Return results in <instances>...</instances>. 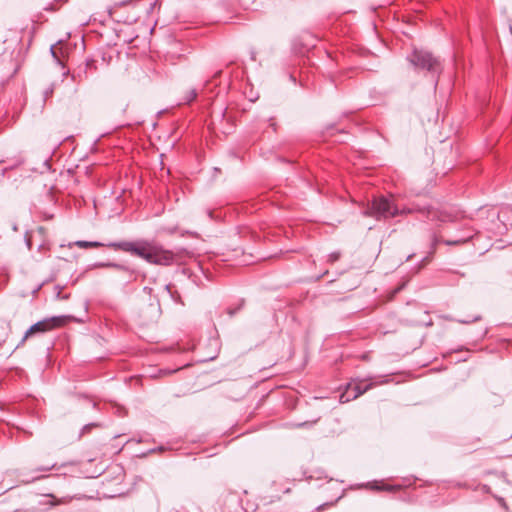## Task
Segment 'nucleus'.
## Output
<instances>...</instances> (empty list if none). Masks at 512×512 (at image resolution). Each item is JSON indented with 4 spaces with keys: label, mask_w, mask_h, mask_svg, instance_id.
<instances>
[{
    "label": "nucleus",
    "mask_w": 512,
    "mask_h": 512,
    "mask_svg": "<svg viewBox=\"0 0 512 512\" xmlns=\"http://www.w3.org/2000/svg\"><path fill=\"white\" fill-rule=\"evenodd\" d=\"M183 510H184L183 507H180V508L173 507L168 512H183Z\"/></svg>",
    "instance_id": "35"
},
{
    "label": "nucleus",
    "mask_w": 512,
    "mask_h": 512,
    "mask_svg": "<svg viewBox=\"0 0 512 512\" xmlns=\"http://www.w3.org/2000/svg\"><path fill=\"white\" fill-rule=\"evenodd\" d=\"M467 358H462V359H458V362H461V361H466Z\"/></svg>",
    "instance_id": "51"
},
{
    "label": "nucleus",
    "mask_w": 512,
    "mask_h": 512,
    "mask_svg": "<svg viewBox=\"0 0 512 512\" xmlns=\"http://www.w3.org/2000/svg\"><path fill=\"white\" fill-rule=\"evenodd\" d=\"M64 288V286H61V285H56L55 286V290H56V299H60L61 298V291L62 289Z\"/></svg>",
    "instance_id": "27"
},
{
    "label": "nucleus",
    "mask_w": 512,
    "mask_h": 512,
    "mask_svg": "<svg viewBox=\"0 0 512 512\" xmlns=\"http://www.w3.org/2000/svg\"><path fill=\"white\" fill-rule=\"evenodd\" d=\"M133 0H122L120 2L115 3V7H122L130 4Z\"/></svg>",
    "instance_id": "28"
},
{
    "label": "nucleus",
    "mask_w": 512,
    "mask_h": 512,
    "mask_svg": "<svg viewBox=\"0 0 512 512\" xmlns=\"http://www.w3.org/2000/svg\"><path fill=\"white\" fill-rule=\"evenodd\" d=\"M485 474H487V475L493 474L496 477H498L500 479H503L505 482H508L507 479H506L507 473L504 472V471L488 470V471L485 472Z\"/></svg>",
    "instance_id": "19"
},
{
    "label": "nucleus",
    "mask_w": 512,
    "mask_h": 512,
    "mask_svg": "<svg viewBox=\"0 0 512 512\" xmlns=\"http://www.w3.org/2000/svg\"><path fill=\"white\" fill-rule=\"evenodd\" d=\"M222 74V70H217L214 72L211 79L204 81L201 91H198L196 88L189 89L182 95L180 101L178 102V106L192 104L197 99L199 93L203 94V96L207 97L208 99H212L210 94L213 92L214 88L221 84V82L217 83L216 80L220 78Z\"/></svg>",
    "instance_id": "4"
},
{
    "label": "nucleus",
    "mask_w": 512,
    "mask_h": 512,
    "mask_svg": "<svg viewBox=\"0 0 512 512\" xmlns=\"http://www.w3.org/2000/svg\"><path fill=\"white\" fill-rule=\"evenodd\" d=\"M342 496H343V494H342V495H340V496H339V497H338L334 502H326V503H323V504L319 505L316 509H317L318 511H320V510L324 509L326 506L333 505V504H334V503H336L339 499H341V498H342Z\"/></svg>",
    "instance_id": "24"
},
{
    "label": "nucleus",
    "mask_w": 512,
    "mask_h": 512,
    "mask_svg": "<svg viewBox=\"0 0 512 512\" xmlns=\"http://www.w3.org/2000/svg\"><path fill=\"white\" fill-rule=\"evenodd\" d=\"M74 498L75 496L57 497L53 493H47L37 503L27 507V512H48L56 506L69 504Z\"/></svg>",
    "instance_id": "5"
},
{
    "label": "nucleus",
    "mask_w": 512,
    "mask_h": 512,
    "mask_svg": "<svg viewBox=\"0 0 512 512\" xmlns=\"http://www.w3.org/2000/svg\"><path fill=\"white\" fill-rule=\"evenodd\" d=\"M46 327L48 328V331L53 330L54 328L61 327L65 325L69 321H73L76 323H82V320L73 316V315H57V316H51L48 318L42 319Z\"/></svg>",
    "instance_id": "7"
},
{
    "label": "nucleus",
    "mask_w": 512,
    "mask_h": 512,
    "mask_svg": "<svg viewBox=\"0 0 512 512\" xmlns=\"http://www.w3.org/2000/svg\"><path fill=\"white\" fill-rule=\"evenodd\" d=\"M256 99H257V97L256 98H251L250 100H251V102H254Z\"/></svg>",
    "instance_id": "53"
},
{
    "label": "nucleus",
    "mask_w": 512,
    "mask_h": 512,
    "mask_svg": "<svg viewBox=\"0 0 512 512\" xmlns=\"http://www.w3.org/2000/svg\"><path fill=\"white\" fill-rule=\"evenodd\" d=\"M185 234H189V235H192L194 237H198V233L197 232H191V231H185L184 233H182V236H184Z\"/></svg>",
    "instance_id": "36"
},
{
    "label": "nucleus",
    "mask_w": 512,
    "mask_h": 512,
    "mask_svg": "<svg viewBox=\"0 0 512 512\" xmlns=\"http://www.w3.org/2000/svg\"><path fill=\"white\" fill-rule=\"evenodd\" d=\"M370 388V384H366L364 387H362L361 385L359 384H356L353 386V391H354V394L352 395V399H355L359 396H361L362 394H364L368 389Z\"/></svg>",
    "instance_id": "16"
},
{
    "label": "nucleus",
    "mask_w": 512,
    "mask_h": 512,
    "mask_svg": "<svg viewBox=\"0 0 512 512\" xmlns=\"http://www.w3.org/2000/svg\"><path fill=\"white\" fill-rule=\"evenodd\" d=\"M481 490L484 492V493H490L491 492V488L486 485V484H482L481 485Z\"/></svg>",
    "instance_id": "32"
},
{
    "label": "nucleus",
    "mask_w": 512,
    "mask_h": 512,
    "mask_svg": "<svg viewBox=\"0 0 512 512\" xmlns=\"http://www.w3.org/2000/svg\"><path fill=\"white\" fill-rule=\"evenodd\" d=\"M103 425L100 422H90L85 424L78 435V439H81L84 435L90 433L93 428L102 427Z\"/></svg>",
    "instance_id": "11"
},
{
    "label": "nucleus",
    "mask_w": 512,
    "mask_h": 512,
    "mask_svg": "<svg viewBox=\"0 0 512 512\" xmlns=\"http://www.w3.org/2000/svg\"><path fill=\"white\" fill-rule=\"evenodd\" d=\"M417 479L418 478H416V477L404 478L403 479V484H394V485H387V484H383L382 482H379L377 480H373V481H369V482H366V483L357 484L356 487L357 488H367V489H370V490H373V491H389V492H393V491L400 490L403 486H410V485H412Z\"/></svg>",
    "instance_id": "6"
},
{
    "label": "nucleus",
    "mask_w": 512,
    "mask_h": 512,
    "mask_svg": "<svg viewBox=\"0 0 512 512\" xmlns=\"http://www.w3.org/2000/svg\"><path fill=\"white\" fill-rule=\"evenodd\" d=\"M210 341L214 343V345L216 347L215 349L218 350V341H217V339H211Z\"/></svg>",
    "instance_id": "40"
},
{
    "label": "nucleus",
    "mask_w": 512,
    "mask_h": 512,
    "mask_svg": "<svg viewBox=\"0 0 512 512\" xmlns=\"http://www.w3.org/2000/svg\"><path fill=\"white\" fill-rule=\"evenodd\" d=\"M55 466H56V464H52L51 466H39V467L35 468V471L36 472H46V471L52 470Z\"/></svg>",
    "instance_id": "22"
},
{
    "label": "nucleus",
    "mask_w": 512,
    "mask_h": 512,
    "mask_svg": "<svg viewBox=\"0 0 512 512\" xmlns=\"http://www.w3.org/2000/svg\"><path fill=\"white\" fill-rule=\"evenodd\" d=\"M182 272H183L184 274H186V273H187V269H186V268H183V269H182Z\"/></svg>",
    "instance_id": "52"
},
{
    "label": "nucleus",
    "mask_w": 512,
    "mask_h": 512,
    "mask_svg": "<svg viewBox=\"0 0 512 512\" xmlns=\"http://www.w3.org/2000/svg\"><path fill=\"white\" fill-rule=\"evenodd\" d=\"M244 305V301L242 300L236 307H229L227 308V313L230 317H233L234 315H236L238 313V311H240L242 309Z\"/></svg>",
    "instance_id": "18"
},
{
    "label": "nucleus",
    "mask_w": 512,
    "mask_h": 512,
    "mask_svg": "<svg viewBox=\"0 0 512 512\" xmlns=\"http://www.w3.org/2000/svg\"><path fill=\"white\" fill-rule=\"evenodd\" d=\"M341 257V253L338 252V251H335V252H331L329 255H328V262L330 263H334L336 261H338Z\"/></svg>",
    "instance_id": "21"
},
{
    "label": "nucleus",
    "mask_w": 512,
    "mask_h": 512,
    "mask_svg": "<svg viewBox=\"0 0 512 512\" xmlns=\"http://www.w3.org/2000/svg\"><path fill=\"white\" fill-rule=\"evenodd\" d=\"M55 83H51L47 88L43 91V101H47L54 93Z\"/></svg>",
    "instance_id": "17"
},
{
    "label": "nucleus",
    "mask_w": 512,
    "mask_h": 512,
    "mask_svg": "<svg viewBox=\"0 0 512 512\" xmlns=\"http://www.w3.org/2000/svg\"><path fill=\"white\" fill-rule=\"evenodd\" d=\"M83 68H86V71L88 72L89 69H96V60L93 59V58H87L85 60V63L84 65L82 66Z\"/></svg>",
    "instance_id": "20"
},
{
    "label": "nucleus",
    "mask_w": 512,
    "mask_h": 512,
    "mask_svg": "<svg viewBox=\"0 0 512 512\" xmlns=\"http://www.w3.org/2000/svg\"><path fill=\"white\" fill-rule=\"evenodd\" d=\"M88 72L86 71V68H83L81 65L78 67L76 72H73L71 75V78L73 81L81 82L84 79H87Z\"/></svg>",
    "instance_id": "12"
},
{
    "label": "nucleus",
    "mask_w": 512,
    "mask_h": 512,
    "mask_svg": "<svg viewBox=\"0 0 512 512\" xmlns=\"http://www.w3.org/2000/svg\"><path fill=\"white\" fill-rule=\"evenodd\" d=\"M334 130H336L335 125H334V124H331V125L327 126V128H326V131H327V133H328L329 135H333V131H334Z\"/></svg>",
    "instance_id": "30"
},
{
    "label": "nucleus",
    "mask_w": 512,
    "mask_h": 512,
    "mask_svg": "<svg viewBox=\"0 0 512 512\" xmlns=\"http://www.w3.org/2000/svg\"><path fill=\"white\" fill-rule=\"evenodd\" d=\"M79 248H98L106 246L114 250L130 253L149 264L169 267L174 264L183 265L186 259L193 257V252L184 247H177L173 250L165 248L160 242L154 239L139 238L134 241H112L102 243L99 241L78 240L75 242Z\"/></svg>",
    "instance_id": "1"
},
{
    "label": "nucleus",
    "mask_w": 512,
    "mask_h": 512,
    "mask_svg": "<svg viewBox=\"0 0 512 512\" xmlns=\"http://www.w3.org/2000/svg\"><path fill=\"white\" fill-rule=\"evenodd\" d=\"M69 297H70V295H69V294L61 295V298H60V299L67 300Z\"/></svg>",
    "instance_id": "45"
},
{
    "label": "nucleus",
    "mask_w": 512,
    "mask_h": 512,
    "mask_svg": "<svg viewBox=\"0 0 512 512\" xmlns=\"http://www.w3.org/2000/svg\"><path fill=\"white\" fill-rule=\"evenodd\" d=\"M420 212L427 217L432 216L433 208L430 205L412 204L411 207L399 208L391 196L377 195L369 201L361 214L365 217H373L377 221H386L399 215H407Z\"/></svg>",
    "instance_id": "2"
},
{
    "label": "nucleus",
    "mask_w": 512,
    "mask_h": 512,
    "mask_svg": "<svg viewBox=\"0 0 512 512\" xmlns=\"http://www.w3.org/2000/svg\"><path fill=\"white\" fill-rule=\"evenodd\" d=\"M339 141H340V142H345V141H346V138L341 137V138L339 139Z\"/></svg>",
    "instance_id": "50"
},
{
    "label": "nucleus",
    "mask_w": 512,
    "mask_h": 512,
    "mask_svg": "<svg viewBox=\"0 0 512 512\" xmlns=\"http://www.w3.org/2000/svg\"><path fill=\"white\" fill-rule=\"evenodd\" d=\"M304 425H306V422L299 423L297 426H298V427H303Z\"/></svg>",
    "instance_id": "48"
},
{
    "label": "nucleus",
    "mask_w": 512,
    "mask_h": 512,
    "mask_svg": "<svg viewBox=\"0 0 512 512\" xmlns=\"http://www.w3.org/2000/svg\"><path fill=\"white\" fill-rule=\"evenodd\" d=\"M250 57H251V60H255V57H256L255 51H251Z\"/></svg>",
    "instance_id": "43"
},
{
    "label": "nucleus",
    "mask_w": 512,
    "mask_h": 512,
    "mask_svg": "<svg viewBox=\"0 0 512 512\" xmlns=\"http://www.w3.org/2000/svg\"><path fill=\"white\" fill-rule=\"evenodd\" d=\"M269 121H270V126H271V127H273V129L275 130V129H276V128H275L276 124H275V122L273 121V118H270V119H269Z\"/></svg>",
    "instance_id": "38"
},
{
    "label": "nucleus",
    "mask_w": 512,
    "mask_h": 512,
    "mask_svg": "<svg viewBox=\"0 0 512 512\" xmlns=\"http://www.w3.org/2000/svg\"><path fill=\"white\" fill-rule=\"evenodd\" d=\"M406 61L414 72L429 77L434 90H436L440 75L443 72V63L439 56L426 48L414 46L411 52L407 54Z\"/></svg>",
    "instance_id": "3"
},
{
    "label": "nucleus",
    "mask_w": 512,
    "mask_h": 512,
    "mask_svg": "<svg viewBox=\"0 0 512 512\" xmlns=\"http://www.w3.org/2000/svg\"><path fill=\"white\" fill-rule=\"evenodd\" d=\"M326 273H327V271H326V272H324L322 275L317 276L316 280H319L320 278H322V277H323V275H325Z\"/></svg>",
    "instance_id": "47"
},
{
    "label": "nucleus",
    "mask_w": 512,
    "mask_h": 512,
    "mask_svg": "<svg viewBox=\"0 0 512 512\" xmlns=\"http://www.w3.org/2000/svg\"><path fill=\"white\" fill-rule=\"evenodd\" d=\"M487 333H488L487 328L482 329V330L480 331L479 335H478V339H479V340L483 339V338L486 336V334H487Z\"/></svg>",
    "instance_id": "31"
},
{
    "label": "nucleus",
    "mask_w": 512,
    "mask_h": 512,
    "mask_svg": "<svg viewBox=\"0 0 512 512\" xmlns=\"http://www.w3.org/2000/svg\"><path fill=\"white\" fill-rule=\"evenodd\" d=\"M51 280H52V278L47 279V280H44L43 282H41L37 287H35V289H33L32 294H33V295H36V294L41 290V288H42L46 283H48V282H49V281H51Z\"/></svg>",
    "instance_id": "23"
},
{
    "label": "nucleus",
    "mask_w": 512,
    "mask_h": 512,
    "mask_svg": "<svg viewBox=\"0 0 512 512\" xmlns=\"http://www.w3.org/2000/svg\"><path fill=\"white\" fill-rule=\"evenodd\" d=\"M164 289L175 303H181V295L177 290H173L172 284L165 285Z\"/></svg>",
    "instance_id": "14"
},
{
    "label": "nucleus",
    "mask_w": 512,
    "mask_h": 512,
    "mask_svg": "<svg viewBox=\"0 0 512 512\" xmlns=\"http://www.w3.org/2000/svg\"><path fill=\"white\" fill-rule=\"evenodd\" d=\"M446 319L448 320H453V321H456L458 323H461V324H470V323H473V322H477V321H480L482 319L481 315H475V316H472V317H468V318H465V319H453L451 317H445Z\"/></svg>",
    "instance_id": "15"
},
{
    "label": "nucleus",
    "mask_w": 512,
    "mask_h": 512,
    "mask_svg": "<svg viewBox=\"0 0 512 512\" xmlns=\"http://www.w3.org/2000/svg\"><path fill=\"white\" fill-rule=\"evenodd\" d=\"M143 290L149 294L152 292V288L150 287H144Z\"/></svg>",
    "instance_id": "42"
},
{
    "label": "nucleus",
    "mask_w": 512,
    "mask_h": 512,
    "mask_svg": "<svg viewBox=\"0 0 512 512\" xmlns=\"http://www.w3.org/2000/svg\"><path fill=\"white\" fill-rule=\"evenodd\" d=\"M48 332V328L46 327V325L44 324V322L42 320L32 324L24 333L20 343L17 345V347H19L20 345H22L28 338H30L31 336H34L36 334H43V333H46Z\"/></svg>",
    "instance_id": "9"
},
{
    "label": "nucleus",
    "mask_w": 512,
    "mask_h": 512,
    "mask_svg": "<svg viewBox=\"0 0 512 512\" xmlns=\"http://www.w3.org/2000/svg\"><path fill=\"white\" fill-rule=\"evenodd\" d=\"M96 268H113L119 271L127 272L129 274H133L135 272V270L128 265L111 261L95 262L93 264L88 265L86 271Z\"/></svg>",
    "instance_id": "8"
},
{
    "label": "nucleus",
    "mask_w": 512,
    "mask_h": 512,
    "mask_svg": "<svg viewBox=\"0 0 512 512\" xmlns=\"http://www.w3.org/2000/svg\"><path fill=\"white\" fill-rule=\"evenodd\" d=\"M44 10L53 12V11H56V10H57V8H56L55 4L50 3V4H48V5L44 8Z\"/></svg>",
    "instance_id": "29"
},
{
    "label": "nucleus",
    "mask_w": 512,
    "mask_h": 512,
    "mask_svg": "<svg viewBox=\"0 0 512 512\" xmlns=\"http://www.w3.org/2000/svg\"><path fill=\"white\" fill-rule=\"evenodd\" d=\"M473 233L470 229H464L461 231L460 235L455 239H448L442 241L445 245L453 246V245H459L463 244L465 242H468L470 239H472Z\"/></svg>",
    "instance_id": "10"
},
{
    "label": "nucleus",
    "mask_w": 512,
    "mask_h": 512,
    "mask_svg": "<svg viewBox=\"0 0 512 512\" xmlns=\"http://www.w3.org/2000/svg\"><path fill=\"white\" fill-rule=\"evenodd\" d=\"M6 341V337H0V346Z\"/></svg>",
    "instance_id": "46"
},
{
    "label": "nucleus",
    "mask_w": 512,
    "mask_h": 512,
    "mask_svg": "<svg viewBox=\"0 0 512 512\" xmlns=\"http://www.w3.org/2000/svg\"><path fill=\"white\" fill-rule=\"evenodd\" d=\"M216 357H217V354H215L213 356H210V357H207V358H204V359H201L200 361L201 362H208V361L214 360Z\"/></svg>",
    "instance_id": "33"
},
{
    "label": "nucleus",
    "mask_w": 512,
    "mask_h": 512,
    "mask_svg": "<svg viewBox=\"0 0 512 512\" xmlns=\"http://www.w3.org/2000/svg\"><path fill=\"white\" fill-rule=\"evenodd\" d=\"M463 350H465V347L464 346H460V347L454 349L453 351L454 352H460V351H463Z\"/></svg>",
    "instance_id": "39"
},
{
    "label": "nucleus",
    "mask_w": 512,
    "mask_h": 512,
    "mask_svg": "<svg viewBox=\"0 0 512 512\" xmlns=\"http://www.w3.org/2000/svg\"><path fill=\"white\" fill-rule=\"evenodd\" d=\"M225 112H226V108H224V109H222V110L220 111V117H221V118H224V116H225Z\"/></svg>",
    "instance_id": "41"
},
{
    "label": "nucleus",
    "mask_w": 512,
    "mask_h": 512,
    "mask_svg": "<svg viewBox=\"0 0 512 512\" xmlns=\"http://www.w3.org/2000/svg\"><path fill=\"white\" fill-rule=\"evenodd\" d=\"M106 10H107L108 16H109V17H112L113 12H114V7L109 6V7H107V9H106Z\"/></svg>",
    "instance_id": "34"
},
{
    "label": "nucleus",
    "mask_w": 512,
    "mask_h": 512,
    "mask_svg": "<svg viewBox=\"0 0 512 512\" xmlns=\"http://www.w3.org/2000/svg\"><path fill=\"white\" fill-rule=\"evenodd\" d=\"M166 450V447L163 446V445H160L158 447H155V448H152L150 449L147 454H150V453H155V452H162V451H165ZM144 456L146 455V453L143 454Z\"/></svg>",
    "instance_id": "25"
},
{
    "label": "nucleus",
    "mask_w": 512,
    "mask_h": 512,
    "mask_svg": "<svg viewBox=\"0 0 512 512\" xmlns=\"http://www.w3.org/2000/svg\"><path fill=\"white\" fill-rule=\"evenodd\" d=\"M77 396H78L79 398H83V399H87V400H89V401L91 402V405H92V408H93V409H96V408H97V406H98V405H97V403H96V402H94V401H92V400H90V399H89V397H88L87 395H85V394H78Z\"/></svg>",
    "instance_id": "26"
},
{
    "label": "nucleus",
    "mask_w": 512,
    "mask_h": 512,
    "mask_svg": "<svg viewBox=\"0 0 512 512\" xmlns=\"http://www.w3.org/2000/svg\"><path fill=\"white\" fill-rule=\"evenodd\" d=\"M289 79L294 83L296 84V78L293 74H289Z\"/></svg>",
    "instance_id": "37"
},
{
    "label": "nucleus",
    "mask_w": 512,
    "mask_h": 512,
    "mask_svg": "<svg viewBox=\"0 0 512 512\" xmlns=\"http://www.w3.org/2000/svg\"><path fill=\"white\" fill-rule=\"evenodd\" d=\"M339 134H342L344 136H348V134L344 130H337Z\"/></svg>",
    "instance_id": "44"
},
{
    "label": "nucleus",
    "mask_w": 512,
    "mask_h": 512,
    "mask_svg": "<svg viewBox=\"0 0 512 512\" xmlns=\"http://www.w3.org/2000/svg\"><path fill=\"white\" fill-rule=\"evenodd\" d=\"M50 51H51V53H52L53 55H55V52H54V48H53V46H51Z\"/></svg>",
    "instance_id": "49"
},
{
    "label": "nucleus",
    "mask_w": 512,
    "mask_h": 512,
    "mask_svg": "<svg viewBox=\"0 0 512 512\" xmlns=\"http://www.w3.org/2000/svg\"><path fill=\"white\" fill-rule=\"evenodd\" d=\"M441 241L438 239L437 236L433 235L432 237V241H431V250L429 252V254L425 257L422 258L421 260V263H427L430 261L431 257L433 256V254L435 253L436 251V247L437 245L440 243Z\"/></svg>",
    "instance_id": "13"
}]
</instances>
